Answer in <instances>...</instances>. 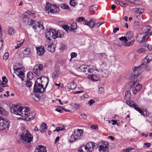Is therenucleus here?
Masks as SVG:
<instances>
[{
  "instance_id": "c85d7f7f",
  "label": "nucleus",
  "mask_w": 152,
  "mask_h": 152,
  "mask_svg": "<svg viewBox=\"0 0 152 152\" xmlns=\"http://www.w3.org/2000/svg\"><path fill=\"white\" fill-rule=\"evenodd\" d=\"M31 97L33 99L37 102L39 101L41 98L40 95L38 94H36L35 95H31Z\"/></svg>"
},
{
  "instance_id": "37998d69",
  "label": "nucleus",
  "mask_w": 152,
  "mask_h": 152,
  "mask_svg": "<svg viewBox=\"0 0 152 152\" xmlns=\"http://www.w3.org/2000/svg\"><path fill=\"white\" fill-rule=\"evenodd\" d=\"M126 35L129 39H131L133 36V33L131 31L128 32L126 34Z\"/></svg>"
},
{
  "instance_id": "dca6fc26",
  "label": "nucleus",
  "mask_w": 152,
  "mask_h": 152,
  "mask_svg": "<svg viewBox=\"0 0 152 152\" xmlns=\"http://www.w3.org/2000/svg\"><path fill=\"white\" fill-rule=\"evenodd\" d=\"M152 60V54H148L147 56L144 58L143 63L141 64V65L146 64L149 63Z\"/></svg>"
},
{
  "instance_id": "20e7f679",
  "label": "nucleus",
  "mask_w": 152,
  "mask_h": 152,
  "mask_svg": "<svg viewBox=\"0 0 152 152\" xmlns=\"http://www.w3.org/2000/svg\"><path fill=\"white\" fill-rule=\"evenodd\" d=\"M20 137L24 143H30L33 141V136L28 131L25 130Z\"/></svg>"
},
{
  "instance_id": "f704fd0d",
  "label": "nucleus",
  "mask_w": 152,
  "mask_h": 152,
  "mask_svg": "<svg viewBox=\"0 0 152 152\" xmlns=\"http://www.w3.org/2000/svg\"><path fill=\"white\" fill-rule=\"evenodd\" d=\"M69 142H72L75 141V140H78V139L76 138V137L74 134V133L73 132L72 135L69 137Z\"/></svg>"
},
{
  "instance_id": "412c9836",
  "label": "nucleus",
  "mask_w": 152,
  "mask_h": 152,
  "mask_svg": "<svg viewBox=\"0 0 152 152\" xmlns=\"http://www.w3.org/2000/svg\"><path fill=\"white\" fill-rule=\"evenodd\" d=\"M56 47V45L53 42H52L51 43H49V45H48L47 49L50 52H54L55 51Z\"/></svg>"
},
{
  "instance_id": "9d476101",
  "label": "nucleus",
  "mask_w": 152,
  "mask_h": 152,
  "mask_svg": "<svg viewBox=\"0 0 152 152\" xmlns=\"http://www.w3.org/2000/svg\"><path fill=\"white\" fill-rule=\"evenodd\" d=\"M147 33L143 32L138 34L136 37L137 41L139 42L142 43L146 42L148 40V38H147Z\"/></svg>"
},
{
  "instance_id": "423d86ee",
  "label": "nucleus",
  "mask_w": 152,
  "mask_h": 152,
  "mask_svg": "<svg viewBox=\"0 0 152 152\" xmlns=\"http://www.w3.org/2000/svg\"><path fill=\"white\" fill-rule=\"evenodd\" d=\"M40 82V80L37 79L35 81L34 87V91L35 92L42 93H44L46 89L43 87Z\"/></svg>"
},
{
  "instance_id": "864d4df0",
  "label": "nucleus",
  "mask_w": 152,
  "mask_h": 152,
  "mask_svg": "<svg viewBox=\"0 0 152 152\" xmlns=\"http://www.w3.org/2000/svg\"><path fill=\"white\" fill-rule=\"evenodd\" d=\"M104 22L103 21H100L99 22H98L96 24H95V27L96 28H99L100 26L104 23Z\"/></svg>"
},
{
  "instance_id": "aec40b11",
  "label": "nucleus",
  "mask_w": 152,
  "mask_h": 152,
  "mask_svg": "<svg viewBox=\"0 0 152 152\" xmlns=\"http://www.w3.org/2000/svg\"><path fill=\"white\" fill-rule=\"evenodd\" d=\"M73 133L75 136L76 137V138L78 139H80V137L83 135V131L82 129H75L74 130Z\"/></svg>"
},
{
  "instance_id": "bb28decb",
  "label": "nucleus",
  "mask_w": 152,
  "mask_h": 152,
  "mask_svg": "<svg viewBox=\"0 0 152 152\" xmlns=\"http://www.w3.org/2000/svg\"><path fill=\"white\" fill-rule=\"evenodd\" d=\"M88 78L89 79L91 80L94 81H96L99 79V77L96 74H92L90 75Z\"/></svg>"
},
{
  "instance_id": "a211bd4d",
  "label": "nucleus",
  "mask_w": 152,
  "mask_h": 152,
  "mask_svg": "<svg viewBox=\"0 0 152 152\" xmlns=\"http://www.w3.org/2000/svg\"><path fill=\"white\" fill-rule=\"evenodd\" d=\"M37 54L39 56H41L44 54L45 50L44 47L42 46H40L36 48Z\"/></svg>"
},
{
  "instance_id": "a878e982",
  "label": "nucleus",
  "mask_w": 152,
  "mask_h": 152,
  "mask_svg": "<svg viewBox=\"0 0 152 152\" xmlns=\"http://www.w3.org/2000/svg\"><path fill=\"white\" fill-rule=\"evenodd\" d=\"M34 152H47V151L44 146L40 145L37 148Z\"/></svg>"
},
{
  "instance_id": "6e6552de",
  "label": "nucleus",
  "mask_w": 152,
  "mask_h": 152,
  "mask_svg": "<svg viewBox=\"0 0 152 152\" xmlns=\"http://www.w3.org/2000/svg\"><path fill=\"white\" fill-rule=\"evenodd\" d=\"M10 127V122L7 119H4L0 115V130H8Z\"/></svg>"
},
{
  "instance_id": "393cba45",
  "label": "nucleus",
  "mask_w": 152,
  "mask_h": 152,
  "mask_svg": "<svg viewBox=\"0 0 152 152\" xmlns=\"http://www.w3.org/2000/svg\"><path fill=\"white\" fill-rule=\"evenodd\" d=\"M23 56L25 57H29L31 55V53L29 48H27L23 51Z\"/></svg>"
},
{
  "instance_id": "49530a36",
  "label": "nucleus",
  "mask_w": 152,
  "mask_h": 152,
  "mask_svg": "<svg viewBox=\"0 0 152 152\" xmlns=\"http://www.w3.org/2000/svg\"><path fill=\"white\" fill-rule=\"evenodd\" d=\"M131 93L129 91H126L125 94V97L126 99H129L131 96Z\"/></svg>"
},
{
  "instance_id": "c9c22d12",
  "label": "nucleus",
  "mask_w": 152,
  "mask_h": 152,
  "mask_svg": "<svg viewBox=\"0 0 152 152\" xmlns=\"http://www.w3.org/2000/svg\"><path fill=\"white\" fill-rule=\"evenodd\" d=\"M98 57L101 59H104L107 58V56L104 53H99L97 54Z\"/></svg>"
},
{
  "instance_id": "c756f323",
  "label": "nucleus",
  "mask_w": 152,
  "mask_h": 152,
  "mask_svg": "<svg viewBox=\"0 0 152 152\" xmlns=\"http://www.w3.org/2000/svg\"><path fill=\"white\" fill-rule=\"evenodd\" d=\"M47 129V124L45 123H42L41 124L39 130L42 133H44L45 132V130Z\"/></svg>"
},
{
  "instance_id": "052dcab7",
  "label": "nucleus",
  "mask_w": 152,
  "mask_h": 152,
  "mask_svg": "<svg viewBox=\"0 0 152 152\" xmlns=\"http://www.w3.org/2000/svg\"><path fill=\"white\" fill-rule=\"evenodd\" d=\"M146 64H145V65H143V66H142L141 65V66H142V67L143 66L145 69H146V70H149L150 69H151V68H150V67L149 66H148V65H146Z\"/></svg>"
},
{
  "instance_id": "2eb2a0df",
  "label": "nucleus",
  "mask_w": 152,
  "mask_h": 152,
  "mask_svg": "<svg viewBox=\"0 0 152 152\" xmlns=\"http://www.w3.org/2000/svg\"><path fill=\"white\" fill-rule=\"evenodd\" d=\"M126 103L130 107H133L134 109L140 113L141 111H142V110L140 108L138 107L139 106L137 104H136L133 101H131V102H130V101H127Z\"/></svg>"
},
{
  "instance_id": "f8f14e48",
  "label": "nucleus",
  "mask_w": 152,
  "mask_h": 152,
  "mask_svg": "<svg viewBox=\"0 0 152 152\" xmlns=\"http://www.w3.org/2000/svg\"><path fill=\"white\" fill-rule=\"evenodd\" d=\"M109 143L108 142H105L102 145L99 146V152H109Z\"/></svg>"
},
{
  "instance_id": "4be33fe9",
  "label": "nucleus",
  "mask_w": 152,
  "mask_h": 152,
  "mask_svg": "<svg viewBox=\"0 0 152 152\" xmlns=\"http://www.w3.org/2000/svg\"><path fill=\"white\" fill-rule=\"evenodd\" d=\"M101 76L102 77H107L110 74V72L108 71V70L104 68H102L101 70Z\"/></svg>"
},
{
  "instance_id": "0eeeda50",
  "label": "nucleus",
  "mask_w": 152,
  "mask_h": 152,
  "mask_svg": "<svg viewBox=\"0 0 152 152\" xmlns=\"http://www.w3.org/2000/svg\"><path fill=\"white\" fill-rule=\"evenodd\" d=\"M77 68V69L79 72L85 73L86 74L88 75L89 76L91 73L93 74L94 71L93 69L90 68L89 66L84 65H82Z\"/></svg>"
},
{
  "instance_id": "473e14b6",
  "label": "nucleus",
  "mask_w": 152,
  "mask_h": 152,
  "mask_svg": "<svg viewBox=\"0 0 152 152\" xmlns=\"http://www.w3.org/2000/svg\"><path fill=\"white\" fill-rule=\"evenodd\" d=\"M8 34L10 36L13 35L15 33V31L14 28L10 27L7 31Z\"/></svg>"
},
{
  "instance_id": "72a5a7b5",
  "label": "nucleus",
  "mask_w": 152,
  "mask_h": 152,
  "mask_svg": "<svg viewBox=\"0 0 152 152\" xmlns=\"http://www.w3.org/2000/svg\"><path fill=\"white\" fill-rule=\"evenodd\" d=\"M96 21V20L95 19H91L89 21V26L91 28H93L95 25Z\"/></svg>"
},
{
  "instance_id": "9b49d317",
  "label": "nucleus",
  "mask_w": 152,
  "mask_h": 152,
  "mask_svg": "<svg viewBox=\"0 0 152 152\" xmlns=\"http://www.w3.org/2000/svg\"><path fill=\"white\" fill-rule=\"evenodd\" d=\"M141 66H140L137 67H136L134 68L133 72L130 76V77L129 78V80H134L135 78L138 77L139 79L140 78V75H138V73L139 71H140V69L141 67Z\"/></svg>"
},
{
  "instance_id": "774afa93",
  "label": "nucleus",
  "mask_w": 152,
  "mask_h": 152,
  "mask_svg": "<svg viewBox=\"0 0 152 152\" xmlns=\"http://www.w3.org/2000/svg\"><path fill=\"white\" fill-rule=\"evenodd\" d=\"M66 46L64 44H62L61 45V50L62 51H63L64 50L66 49Z\"/></svg>"
},
{
  "instance_id": "4468645a",
  "label": "nucleus",
  "mask_w": 152,
  "mask_h": 152,
  "mask_svg": "<svg viewBox=\"0 0 152 152\" xmlns=\"http://www.w3.org/2000/svg\"><path fill=\"white\" fill-rule=\"evenodd\" d=\"M37 80H40V83L42 84L43 87L46 88L49 82V79L48 77L41 76L37 79Z\"/></svg>"
},
{
  "instance_id": "79ce46f5",
  "label": "nucleus",
  "mask_w": 152,
  "mask_h": 152,
  "mask_svg": "<svg viewBox=\"0 0 152 152\" xmlns=\"http://www.w3.org/2000/svg\"><path fill=\"white\" fill-rule=\"evenodd\" d=\"M63 28L67 32H69V31H70V27L69 26H68L66 25H64L62 26Z\"/></svg>"
},
{
  "instance_id": "09e8293b",
  "label": "nucleus",
  "mask_w": 152,
  "mask_h": 152,
  "mask_svg": "<svg viewBox=\"0 0 152 152\" xmlns=\"http://www.w3.org/2000/svg\"><path fill=\"white\" fill-rule=\"evenodd\" d=\"M9 57V53H6L4 56H3V59L5 61H6L8 59Z\"/></svg>"
},
{
  "instance_id": "c03bdc74",
  "label": "nucleus",
  "mask_w": 152,
  "mask_h": 152,
  "mask_svg": "<svg viewBox=\"0 0 152 152\" xmlns=\"http://www.w3.org/2000/svg\"><path fill=\"white\" fill-rule=\"evenodd\" d=\"M134 40H132V41L128 42L127 43H125V45L126 46H131L134 43Z\"/></svg>"
},
{
  "instance_id": "7ed1b4c3",
  "label": "nucleus",
  "mask_w": 152,
  "mask_h": 152,
  "mask_svg": "<svg viewBox=\"0 0 152 152\" xmlns=\"http://www.w3.org/2000/svg\"><path fill=\"white\" fill-rule=\"evenodd\" d=\"M95 146L94 142H89L80 148L78 150V152H91L93 151Z\"/></svg>"
},
{
  "instance_id": "ea45409f",
  "label": "nucleus",
  "mask_w": 152,
  "mask_h": 152,
  "mask_svg": "<svg viewBox=\"0 0 152 152\" xmlns=\"http://www.w3.org/2000/svg\"><path fill=\"white\" fill-rule=\"evenodd\" d=\"M147 51V49L145 48H141L137 50V52L138 53H144Z\"/></svg>"
},
{
  "instance_id": "338daca9",
  "label": "nucleus",
  "mask_w": 152,
  "mask_h": 152,
  "mask_svg": "<svg viewBox=\"0 0 152 152\" xmlns=\"http://www.w3.org/2000/svg\"><path fill=\"white\" fill-rule=\"evenodd\" d=\"M144 33H147V38H148H148H149V37L150 36H151L152 35V32L146 31L144 32Z\"/></svg>"
},
{
  "instance_id": "13d9d810",
  "label": "nucleus",
  "mask_w": 152,
  "mask_h": 152,
  "mask_svg": "<svg viewBox=\"0 0 152 152\" xmlns=\"http://www.w3.org/2000/svg\"><path fill=\"white\" fill-rule=\"evenodd\" d=\"M23 42L20 43L19 42H17V46L15 47V48L16 49H18L22 46L23 45Z\"/></svg>"
},
{
  "instance_id": "f03ea898",
  "label": "nucleus",
  "mask_w": 152,
  "mask_h": 152,
  "mask_svg": "<svg viewBox=\"0 0 152 152\" xmlns=\"http://www.w3.org/2000/svg\"><path fill=\"white\" fill-rule=\"evenodd\" d=\"M12 113L22 117L28 118L27 120H32L35 117L36 114L32 111H31L28 107H22L19 106H14L11 109Z\"/></svg>"
},
{
  "instance_id": "3c124183",
  "label": "nucleus",
  "mask_w": 152,
  "mask_h": 152,
  "mask_svg": "<svg viewBox=\"0 0 152 152\" xmlns=\"http://www.w3.org/2000/svg\"><path fill=\"white\" fill-rule=\"evenodd\" d=\"M136 11L137 13L140 14L144 11V10L143 9L137 8L136 9Z\"/></svg>"
},
{
  "instance_id": "2f4dec72",
  "label": "nucleus",
  "mask_w": 152,
  "mask_h": 152,
  "mask_svg": "<svg viewBox=\"0 0 152 152\" xmlns=\"http://www.w3.org/2000/svg\"><path fill=\"white\" fill-rule=\"evenodd\" d=\"M97 9V7L96 5L91 6L89 8V11L92 14L94 13L95 10Z\"/></svg>"
},
{
  "instance_id": "ddd939ff",
  "label": "nucleus",
  "mask_w": 152,
  "mask_h": 152,
  "mask_svg": "<svg viewBox=\"0 0 152 152\" xmlns=\"http://www.w3.org/2000/svg\"><path fill=\"white\" fill-rule=\"evenodd\" d=\"M16 66H13V69L15 73L21 79L22 81L24 80V73L22 70H21V68H16Z\"/></svg>"
},
{
  "instance_id": "a18cd8bd",
  "label": "nucleus",
  "mask_w": 152,
  "mask_h": 152,
  "mask_svg": "<svg viewBox=\"0 0 152 152\" xmlns=\"http://www.w3.org/2000/svg\"><path fill=\"white\" fill-rule=\"evenodd\" d=\"M70 5L72 7H74L77 4L75 0H70L69 2Z\"/></svg>"
},
{
  "instance_id": "bf43d9fd",
  "label": "nucleus",
  "mask_w": 152,
  "mask_h": 152,
  "mask_svg": "<svg viewBox=\"0 0 152 152\" xmlns=\"http://www.w3.org/2000/svg\"><path fill=\"white\" fill-rule=\"evenodd\" d=\"M70 56H71V58H73L76 57L77 56V54L75 52H72L71 53Z\"/></svg>"
},
{
  "instance_id": "4d7b16f0",
  "label": "nucleus",
  "mask_w": 152,
  "mask_h": 152,
  "mask_svg": "<svg viewBox=\"0 0 152 152\" xmlns=\"http://www.w3.org/2000/svg\"><path fill=\"white\" fill-rule=\"evenodd\" d=\"M65 130V129L64 128H61L59 127H58L56 128V129L54 130V132L56 131L57 132H59L60 131H64Z\"/></svg>"
},
{
  "instance_id": "680f3d73",
  "label": "nucleus",
  "mask_w": 152,
  "mask_h": 152,
  "mask_svg": "<svg viewBox=\"0 0 152 152\" xmlns=\"http://www.w3.org/2000/svg\"><path fill=\"white\" fill-rule=\"evenodd\" d=\"M95 102V101L93 99H91L89 100L88 102V104L90 105L91 106Z\"/></svg>"
},
{
  "instance_id": "f257e3e1",
  "label": "nucleus",
  "mask_w": 152,
  "mask_h": 152,
  "mask_svg": "<svg viewBox=\"0 0 152 152\" xmlns=\"http://www.w3.org/2000/svg\"><path fill=\"white\" fill-rule=\"evenodd\" d=\"M35 13L31 12V11L28 10L23 14L22 20L27 25L30 26L32 25L33 28L35 31H38L44 29L42 22H37L34 20L36 18Z\"/></svg>"
},
{
  "instance_id": "5fc2aeb1",
  "label": "nucleus",
  "mask_w": 152,
  "mask_h": 152,
  "mask_svg": "<svg viewBox=\"0 0 152 152\" xmlns=\"http://www.w3.org/2000/svg\"><path fill=\"white\" fill-rule=\"evenodd\" d=\"M132 3H133L137 5H139L141 4V1L138 0H135L134 1H132Z\"/></svg>"
},
{
  "instance_id": "0e129e2a",
  "label": "nucleus",
  "mask_w": 152,
  "mask_h": 152,
  "mask_svg": "<svg viewBox=\"0 0 152 152\" xmlns=\"http://www.w3.org/2000/svg\"><path fill=\"white\" fill-rule=\"evenodd\" d=\"M80 117L81 118H83L84 119H87V115L85 114H82L80 115Z\"/></svg>"
},
{
  "instance_id": "a19ab883",
  "label": "nucleus",
  "mask_w": 152,
  "mask_h": 152,
  "mask_svg": "<svg viewBox=\"0 0 152 152\" xmlns=\"http://www.w3.org/2000/svg\"><path fill=\"white\" fill-rule=\"evenodd\" d=\"M60 7L61 8L65 9H70L69 6L66 4H62L60 5Z\"/></svg>"
},
{
  "instance_id": "f3484780",
  "label": "nucleus",
  "mask_w": 152,
  "mask_h": 152,
  "mask_svg": "<svg viewBox=\"0 0 152 152\" xmlns=\"http://www.w3.org/2000/svg\"><path fill=\"white\" fill-rule=\"evenodd\" d=\"M52 38L55 39L57 37L61 38L63 36V35L60 34V32L56 31L55 29H52Z\"/></svg>"
},
{
  "instance_id": "7c9ffc66",
  "label": "nucleus",
  "mask_w": 152,
  "mask_h": 152,
  "mask_svg": "<svg viewBox=\"0 0 152 152\" xmlns=\"http://www.w3.org/2000/svg\"><path fill=\"white\" fill-rule=\"evenodd\" d=\"M60 74V72L59 70H56L52 74V77L54 79H56L58 77Z\"/></svg>"
},
{
  "instance_id": "8fccbe9b",
  "label": "nucleus",
  "mask_w": 152,
  "mask_h": 152,
  "mask_svg": "<svg viewBox=\"0 0 152 152\" xmlns=\"http://www.w3.org/2000/svg\"><path fill=\"white\" fill-rule=\"evenodd\" d=\"M26 86L28 87H30L31 86V82L30 80H26L25 81Z\"/></svg>"
},
{
  "instance_id": "58836bf2",
  "label": "nucleus",
  "mask_w": 152,
  "mask_h": 152,
  "mask_svg": "<svg viewBox=\"0 0 152 152\" xmlns=\"http://www.w3.org/2000/svg\"><path fill=\"white\" fill-rule=\"evenodd\" d=\"M7 114V112L1 107H0V114L6 115Z\"/></svg>"
},
{
  "instance_id": "5701e85b",
  "label": "nucleus",
  "mask_w": 152,
  "mask_h": 152,
  "mask_svg": "<svg viewBox=\"0 0 152 152\" xmlns=\"http://www.w3.org/2000/svg\"><path fill=\"white\" fill-rule=\"evenodd\" d=\"M53 29L52 28L50 29V30H47L45 34L46 38L48 40H50L52 38V30Z\"/></svg>"
},
{
  "instance_id": "b1692460",
  "label": "nucleus",
  "mask_w": 152,
  "mask_h": 152,
  "mask_svg": "<svg viewBox=\"0 0 152 152\" xmlns=\"http://www.w3.org/2000/svg\"><path fill=\"white\" fill-rule=\"evenodd\" d=\"M142 85L141 84L137 83L135 86V88L133 89V93L135 94L137 92L139 91L142 88Z\"/></svg>"
},
{
  "instance_id": "603ef678",
  "label": "nucleus",
  "mask_w": 152,
  "mask_h": 152,
  "mask_svg": "<svg viewBox=\"0 0 152 152\" xmlns=\"http://www.w3.org/2000/svg\"><path fill=\"white\" fill-rule=\"evenodd\" d=\"M85 20V18L84 17H79L76 19V21L77 22H80L84 21Z\"/></svg>"
},
{
  "instance_id": "cd10ccee",
  "label": "nucleus",
  "mask_w": 152,
  "mask_h": 152,
  "mask_svg": "<svg viewBox=\"0 0 152 152\" xmlns=\"http://www.w3.org/2000/svg\"><path fill=\"white\" fill-rule=\"evenodd\" d=\"M77 86L76 83L74 82H72L68 84L67 87L70 89L73 90Z\"/></svg>"
},
{
  "instance_id": "e433bc0d",
  "label": "nucleus",
  "mask_w": 152,
  "mask_h": 152,
  "mask_svg": "<svg viewBox=\"0 0 152 152\" xmlns=\"http://www.w3.org/2000/svg\"><path fill=\"white\" fill-rule=\"evenodd\" d=\"M77 24L76 23H73L71 25L70 27V30L71 31H73L75 30L77 28Z\"/></svg>"
},
{
  "instance_id": "69168bd1",
  "label": "nucleus",
  "mask_w": 152,
  "mask_h": 152,
  "mask_svg": "<svg viewBox=\"0 0 152 152\" xmlns=\"http://www.w3.org/2000/svg\"><path fill=\"white\" fill-rule=\"evenodd\" d=\"M144 33H147V38H148H148H149V37L150 36H151L152 35V32L146 31L144 32Z\"/></svg>"
},
{
  "instance_id": "39448f33",
  "label": "nucleus",
  "mask_w": 152,
  "mask_h": 152,
  "mask_svg": "<svg viewBox=\"0 0 152 152\" xmlns=\"http://www.w3.org/2000/svg\"><path fill=\"white\" fill-rule=\"evenodd\" d=\"M46 11L49 13L56 14L59 11V8L55 5L47 2L45 6Z\"/></svg>"
},
{
  "instance_id": "de8ad7c7",
  "label": "nucleus",
  "mask_w": 152,
  "mask_h": 152,
  "mask_svg": "<svg viewBox=\"0 0 152 152\" xmlns=\"http://www.w3.org/2000/svg\"><path fill=\"white\" fill-rule=\"evenodd\" d=\"M119 39L120 40L124 41L125 43H126L128 41L127 38L125 36L120 37L119 38Z\"/></svg>"
},
{
  "instance_id": "4c0bfd02",
  "label": "nucleus",
  "mask_w": 152,
  "mask_h": 152,
  "mask_svg": "<svg viewBox=\"0 0 152 152\" xmlns=\"http://www.w3.org/2000/svg\"><path fill=\"white\" fill-rule=\"evenodd\" d=\"M72 105L74 108L77 109H79L81 107V105L78 103H73Z\"/></svg>"
},
{
  "instance_id": "e2e57ef3",
  "label": "nucleus",
  "mask_w": 152,
  "mask_h": 152,
  "mask_svg": "<svg viewBox=\"0 0 152 152\" xmlns=\"http://www.w3.org/2000/svg\"><path fill=\"white\" fill-rule=\"evenodd\" d=\"M119 5L122 7H126L127 5V4L123 2V1H120L119 4Z\"/></svg>"
},
{
  "instance_id": "6ab92c4d",
  "label": "nucleus",
  "mask_w": 152,
  "mask_h": 152,
  "mask_svg": "<svg viewBox=\"0 0 152 152\" xmlns=\"http://www.w3.org/2000/svg\"><path fill=\"white\" fill-rule=\"evenodd\" d=\"M140 79L138 78L136 80H132L129 82V84L131 88H134L135 86V85L137 84L138 83H137L140 81L141 80V76H140Z\"/></svg>"
},
{
  "instance_id": "6e6d98bb",
  "label": "nucleus",
  "mask_w": 152,
  "mask_h": 152,
  "mask_svg": "<svg viewBox=\"0 0 152 152\" xmlns=\"http://www.w3.org/2000/svg\"><path fill=\"white\" fill-rule=\"evenodd\" d=\"M134 149V148L129 147L126 149H124L123 151V152H129L130 151Z\"/></svg>"
},
{
  "instance_id": "1a4fd4ad",
  "label": "nucleus",
  "mask_w": 152,
  "mask_h": 152,
  "mask_svg": "<svg viewBox=\"0 0 152 152\" xmlns=\"http://www.w3.org/2000/svg\"><path fill=\"white\" fill-rule=\"evenodd\" d=\"M43 66L41 64H38L36 65L33 69V72L37 76H40L42 73Z\"/></svg>"
}]
</instances>
